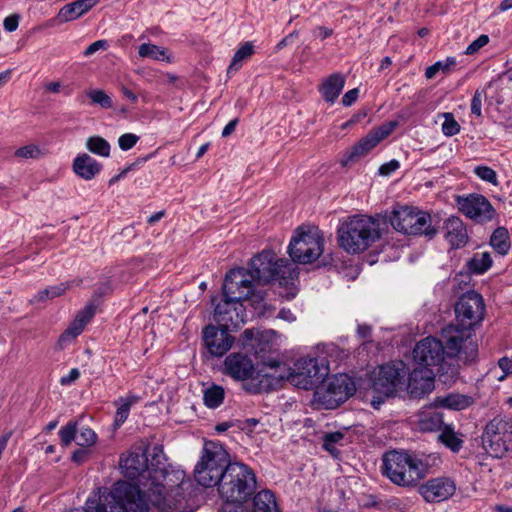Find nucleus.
Segmentation results:
<instances>
[{
    "instance_id": "obj_33",
    "label": "nucleus",
    "mask_w": 512,
    "mask_h": 512,
    "mask_svg": "<svg viewBox=\"0 0 512 512\" xmlns=\"http://www.w3.org/2000/svg\"><path fill=\"white\" fill-rule=\"evenodd\" d=\"M252 512H279L274 494L270 490H262L253 498Z\"/></svg>"
},
{
    "instance_id": "obj_2",
    "label": "nucleus",
    "mask_w": 512,
    "mask_h": 512,
    "mask_svg": "<svg viewBox=\"0 0 512 512\" xmlns=\"http://www.w3.org/2000/svg\"><path fill=\"white\" fill-rule=\"evenodd\" d=\"M223 295L224 299L214 309V319L226 330H237L245 323L243 300H263L262 295L251 294L250 280L241 269H232L226 274Z\"/></svg>"
},
{
    "instance_id": "obj_46",
    "label": "nucleus",
    "mask_w": 512,
    "mask_h": 512,
    "mask_svg": "<svg viewBox=\"0 0 512 512\" xmlns=\"http://www.w3.org/2000/svg\"><path fill=\"white\" fill-rule=\"evenodd\" d=\"M58 434L63 446H69L73 441L76 442L77 423L72 421L68 422L65 426L61 427Z\"/></svg>"
},
{
    "instance_id": "obj_41",
    "label": "nucleus",
    "mask_w": 512,
    "mask_h": 512,
    "mask_svg": "<svg viewBox=\"0 0 512 512\" xmlns=\"http://www.w3.org/2000/svg\"><path fill=\"white\" fill-rule=\"evenodd\" d=\"M456 63L457 62L455 57H447L445 60L437 61L433 65L426 68L425 77L427 79H432L440 71L448 74L456 66Z\"/></svg>"
},
{
    "instance_id": "obj_28",
    "label": "nucleus",
    "mask_w": 512,
    "mask_h": 512,
    "mask_svg": "<svg viewBox=\"0 0 512 512\" xmlns=\"http://www.w3.org/2000/svg\"><path fill=\"white\" fill-rule=\"evenodd\" d=\"M345 85V77L340 73H334L326 78L321 87L320 92L325 101L334 103L339 97Z\"/></svg>"
},
{
    "instance_id": "obj_34",
    "label": "nucleus",
    "mask_w": 512,
    "mask_h": 512,
    "mask_svg": "<svg viewBox=\"0 0 512 512\" xmlns=\"http://www.w3.org/2000/svg\"><path fill=\"white\" fill-rule=\"evenodd\" d=\"M493 260L489 252L475 253L466 263L469 273L481 275L492 266Z\"/></svg>"
},
{
    "instance_id": "obj_49",
    "label": "nucleus",
    "mask_w": 512,
    "mask_h": 512,
    "mask_svg": "<svg viewBox=\"0 0 512 512\" xmlns=\"http://www.w3.org/2000/svg\"><path fill=\"white\" fill-rule=\"evenodd\" d=\"M441 128L443 134L448 137L454 136L460 131V125L451 113L444 114V122Z\"/></svg>"
},
{
    "instance_id": "obj_60",
    "label": "nucleus",
    "mask_w": 512,
    "mask_h": 512,
    "mask_svg": "<svg viewBox=\"0 0 512 512\" xmlns=\"http://www.w3.org/2000/svg\"><path fill=\"white\" fill-rule=\"evenodd\" d=\"M259 424V420L256 418H248L241 422L240 428L247 433H252L255 430V427Z\"/></svg>"
},
{
    "instance_id": "obj_39",
    "label": "nucleus",
    "mask_w": 512,
    "mask_h": 512,
    "mask_svg": "<svg viewBox=\"0 0 512 512\" xmlns=\"http://www.w3.org/2000/svg\"><path fill=\"white\" fill-rule=\"evenodd\" d=\"M225 391L223 387L212 384L203 391V401L206 407L215 409L219 407L224 400Z\"/></svg>"
},
{
    "instance_id": "obj_31",
    "label": "nucleus",
    "mask_w": 512,
    "mask_h": 512,
    "mask_svg": "<svg viewBox=\"0 0 512 512\" xmlns=\"http://www.w3.org/2000/svg\"><path fill=\"white\" fill-rule=\"evenodd\" d=\"M254 53V45L252 42L247 41L240 45L235 51L231 62L227 68V76L231 77L237 73L243 65V62L248 60Z\"/></svg>"
},
{
    "instance_id": "obj_44",
    "label": "nucleus",
    "mask_w": 512,
    "mask_h": 512,
    "mask_svg": "<svg viewBox=\"0 0 512 512\" xmlns=\"http://www.w3.org/2000/svg\"><path fill=\"white\" fill-rule=\"evenodd\" d=\"M43 155L40 147L28 144L15 150L14 156L21 160L39 159Z\"/></svg>"
},
{
    "instance_id": "obj_43",
    "label": "nucleus",
    "mask_w": 512,
    "mask_h": 512,
    "mask_svg": "<svg viewBox=\"0 0 512 512\" xmlns=\"http://www.w3.org/2000/svg\"><path fill=\"white\" fill-rule=\"evenodd\" d=\"M242 338L244 346H250L255 350L256 353H258V347L254 344V341L259 343L266 341L268 339V332H259L254 331L253 329H246L242 334Z\"/></svg>"
},
{
    "instance_id": "obj_16",
    "label": "nucleus",
    "mask_w": 512,
    "mask_h": 512,
    "mask_svg": "<svg viewBox=\"0 0 512 512\" xmlns=\"http://www.w3.org/2000/svg\"><path fill=\"white\" fill-rule=\"evenodd\" d=\"M458 210L476 223H487L494 219L496 210L482 194L469 193L456 196Z\"/></svg>"
},
{
    "instance_id": "obj_51",
    "label": "nucleus",
    "mask_w": 512,
    "mask_h": 512,
    "mask_svg": "<svg viewBox=\"0 0 512 512\" xmlns=\"http://www.w3.org/2000/svg\"><path fill=\"white\" fill-rule=\"evenodd\" d=\"M139 137L133 133H125L118 138L119 148L123 151L132 149L138 142Z\"/></svg>"
},
{
    "instance_id": "obj_57",
    "label": "nucleus",
    "mask_w": 512,
    "mask_h": 512,
    "mask_svg": "<svg viewBox=\"0 0 512 512\" xmlns=\"http://www.w3.org/2000/svg\"><path fill=\"white\" fill-rule=\"evenodd\" d=\"M498 366L503 371L504 375L499 378L503 380L507 375L512 374V358L502 357L498 360Z\"/></svg>"
},
{
    "instance_id": "obj_45",
    "label": "nucleus",
    "mask_w": 512,
    "mask_h": 512,
    "mask_svg": "<svg viewBox=\"0 0 512 512\" xmlns=\"http://www.w3.org/2000/svg\"><path fill=\"white\" fill-rule=\"evenodd\" d=\"M473 172L482 181L492 184L493 186L499 185L497 173L491 167L478 165L474 167Z\"/></svg>"
},
{
    "instance_id": "obj_24",
    "label": "nucleus",
    "mask_w": 512,
    "mask_h": 512,
    "mask_svg": "<svg viewBox=\"0 0 512 512\" xmlns=\"http://www.w3.org/2000/svg\"><path fill=\"white\" fill-rule=\"evenodd\" d=\"M73 172L81 179L90 181L102 170V164L87 153L78 154L72 163Z\"/></svg>"
},
{
    "instance_id": "obj_17",
    "label": "nucleus",
    "mask_w": 512,
    "mask_h": 512,
    "mask_svg": "<svg viewBox=\"0 0 512 512\" xmlns=\"http://www.w3.org/2000/svg\"><path fill=\"white\" fill-rule=\"evenodd\" d=\"M404 377V364L400 362L398 366L395 364H385L379 366L374 372L372 387L375 391L386 396L392 395Z\"/></svg>"
},
{
    "instance_id": "obj_54",
    "label": "nucleus",
    "mask_w": 512,
    "mask_h": 512,
    "mask_svg": "<svg viewBox=\"0 0 512 512\" xmlns=\"http://www.w3.org/2000/svg\"><path fill=\"white\" fill-rule=\"evenodd\" d=\"M95 314V307L93 305H87L81 311L78 312L75 318L80 319L83 325H87Z\"/></svg>"
},
{
    "instance_id": "obj_30",
    "label": "nucleus",
    "mask_w": 512,
    "mask_h": 512,
    "mask_svg": "<svg viewBox=\"0 0 512 512\" xmlns=\"http://www.w3.org/2000/svg\"><path fill=\"white\" fill-rule=\"evenodd\" d=\"M470 404V397L451 393L446 396L436 397L432 403V406L443 407L451 410H463Z\"/></svg>"
},
{
    "instance_id": "obj_32",
    "label": "nucleus",
    "mask_w": 512,
    "mask_h": 512,
    "mask_svg": "<svg viewBox=\"0 0 512 512\" xmlns=\"http://www.w3.org/2000/svg\"><path fill=\"white\" fill-rule=\"evenodd\" d=\"M84 97L89 99V104L98 106L102 109H110L113 107V100L109 94H107L103 89L99 88H91L87 89L84 92V95L78 96L77 100L81 104H85Z\"/></svg>"
},
{
    "instance_id": "obj_26",
    "label": "nucleus",
    "mask_w": 512,
    "mask_h": 512,
    "mask_svg": "<svg viewBox=\"0 0 512 512\" xmlns=\"http://www.w3.org/2000/svg\"><path fill=\"white\" fill-rule=\"evenodd\" d=\"M100 0H76L64 5L58 12V18L61 22H69L78 19L90 9H92Z\"/></svg>"
},
{
    "instance_id": "obj_19",
    "label": "nucleus",
    "mask_w": 512,
    "mask_h": 512,
    "mask_svg": "<svg viewBox=\"0 0 512 512\" xmlns=\"http://www.w3.org/2000/svg\"><path fill=\"white\" fill-rule=\"evenodd\" d=\"M203 341L212 356L221 357L231 349L234 337L226 328L208 325L203 329Z\"/></svg>"
},
{
    "instance_id": "obj_55",
    "label": "nucleus",
    "mask_w": 512,
    "mask_h": 512,
    "mask_svg": "<svg viewBox=\"0 0 512 512\" xmlns=\"http://www.w3.org/2000/svg\"><path fill=\"white\" fill-rule=\"evenodd\" d=\"M108 47V42L106 40H97L90 44L83 52L85 57H89L93 55L95 52L99 50H106Z\"/></svg>"
},
{
    "instance_id": "obj_63",
    "label": "nucleus",
    "mask_w": 512,
    "mask_h": 512,
    "mask_svg": "<svg viewBox=\"0 0 512 512\" xmlns=\"http://www.w3.org/2000/svg\"><path fill=\"white\" fill-rule=\"evenodd\" d=\"M372 328L368 324H358L357 335L359 338L367 339L371 336Z\"/></svg>"
},
{
    "instance_id": "obj_47",
    "label": "nucleus",
    "mask_w": 512,
    "mask_h": 512,
    "mask_svg": "<svg viewBox=\"0 0 512 512\" xmlns=\"http://www.w3.org/2000/svg\"><path fill=\"white\" fill-rule=\"evenodd\" d=\"M97 441V434L89 427L77 430L76 443L81 447L92 446Z\"/></svg>"
},
{
    "instance_id": "obj_42",
    "label": "nucleus",
    "mask_w": 512,
    "mask_h": 512,
    "mask_svg": "<svg viewBox=\"0 0 512 512\" xmlns=\"http://www.w3.org/2000/svg\"><path fill=\"white\" fill-rule=\"evenodd\" d=\"M84 327L85 325L81 323V320L75 318L69 325V327L61 334L59 338V343L61 345H65L71 342L82 333Z\"/></svg>"
},
{
    "instance_id": "obj_22",
    "label": "nucleus",
    "mask_w": 512,
    "mask_h": 512,
    "mask_svg": "<svg viewBox=\"0 0 512 512\" xmlns=\"http://www.w3.org/2000/svg\"><path fill=\"white\" fill-rule=\"evenodd\" d=\"M223 370L226 375L240 381L252 379L256 372L253 361L240 353H232L227 356Z\"/></svg>"
},
{
    "instance_id": "obj_3",
    "label": "nucleus",
    "mask_w": 512,
    "mask_h": 512,
    "mask_svg": "<svg viewBox=\"0 0 512 512\" xmlns=\"http://www.w3.org/2000/svg\"><path fill=\"white\" fill-rule=\"evenodd\" d=\"M86 511L71 512H147V505L138 489L128 482H116L111 490L105 489L97 499H88Z\"/></svg>"
},
{
    "instance_id": "obj_59",
    "label": "nucleus",
    "mask_w": 512,
    "mask_h": 512,
    "mask_svg": "<svg viewBox=\"0 0 512 512\" xmlns=\"http://www.w3.org/2000/svg\"><path fill=\"white\" fill-rule=\"evenodd\" d=\"M359 90L357 88L347 91L342 97V103L344 106H351L358 98Z\"/></svg>"
},
{
    "instance_id": "obj_27",
    "label": "nucleus",
    "mask_w": 512,
    "mask_h": 512,
    "mask_svg": "<svg viewBox=\"0 0 512 512\" xmlns=\"http://www.w3.org/2000/svg\"><path fill=\"white\" fill-rule=\"evenodd\" d=\"M430 407L421 411L418 415L417 425L422 432H434L442 430L444 425L443 413Z\"/></svg>"
},
{
    "instance_id": "obj_52",
    "label": "nucleus",
    "mask_w": 512,
    "mask_h": 512,
    "mask_svg": "<svg viewBox=\"0 0 512 512\" xmlns=\"http://www.w3.org/2000/svg\"><path fill=\"white\" fill-rule=\"evenodd\" d=\"M489 42V37L485 34H482L480 35L477 39H475L473 42H471L466 50H465V54L466 55H473L475 53H477L482 47H484L485 45H487Z\"/></svg>"
},
{
    "instance_id": "obj_53",
    "label": "nucleus",
    "mask_w": 512,
    "mask_h": 512,
    "mask_svg": "<svg viewBox=\"0 0 512 512\" xmlns=\"http://www.w3.org/2000/svg\"><path fill=\"white\" fill-rule=\"evenodd\" d=\"M400 168V162L396 159H392L389 162L384 163L379 168V174L382 176H389Z\"/></svg>"
},
{
    "instance_id": "obj_4",
    "label": "nucleus",
    "mask_w": 512,
    "mask_h": 512,
    "mask_svg": "<svg viewBox=\"0 0 512 512\" xmlns=\"http://www.w3.org/2000/svg\"><path fill=\"white\" fill-rule=\"evenodd\" d=\"M245 276L250 280L251 294L261 295L260 292H254V282L269 283L278 281L280 285H288L297 277L295 264L287 259L275 257L270 250H264L253 257L249 264V269L240 268Z\"/></svg>"
},
{
    "instance_id": "obj_7",
    "label": "nucleus",
    "mask_w": 512,
    "mask_h": 512,
    "mask_svg": "<svg viewBox=\"0 0 512 512\" xmlns=\"http://www.w3.org/2000/svg\"><path fill=\"white\" fill-rule=\"evenodd\" d=\"M256 485L253 470L245 464L234 462L227 467L217 488L225 502L242 504L254 493Z\"/></svg>"
},
{
    "instance_id": "obj_21",
    "label": "nucleus",
    "mask_w": 512,
    "mask_h": 512,
    "mask_svg": "<svg viewBox=\"0 0 512 512\" xmlns=\"http://www.w3.org/2000/svg\"><path fill=\"white\" fill-rule=\"evenodd\" d=\"M435 372L433 369L415 368L408 377L407 392L410 397L421 399L434 389Z\"/></svg>"
},
{
    "instance_id": "obj_15",
    "label": "nucleus",
    "mask_w": 512,
    "mask_h": 512,
    "mask_svg": "<svg viewBox=\"0 0 512 512\" xmlns=\"http://www.w3.org/2000/svg\"><path fill=\"white\" fill-rule=\"evenodd\" d=\"M444 347L442 341L434 337H426L418 342L413 350L414 360L422 366L421 368L433 369L440 371L445 357H458L460 361H464L461 355H449L448 345L445 341Z\"/></svg>"
},
{
    "instance_id": "obj_37",
    "label": "nucleus",
    "mask_w": 512,
    "mask_h": 512,
    "mask_svg": "<svg viewBox=\"0 0 512 512\" xmlns=\"http://www.w3.org/2000/svg\"><path fill=\"white\" fill-rule=\"evenodd\" d=\"M438 439L454 453L459 452L463 447V439L454 431L451 425H445L442 428Z\"/></svg>"
},
{
    "instance_id": "obj_29",
    "label": "nucleus",
    "mask_w": 512,
    "mask_h": 512,
    "mask_svg": "<svg viewBox=\"0 0 512 512\" xmlns=\"http://www.w3.org/2000/svg\"><path fill=\"white\" fill-rule=\"evenodd\" d=\"M490 246L500 256H505L511 249L510 234L507 228L497 227L491 234Z\"/></svg>"
},
{
    "instance_id": "obj_5",
    "label": "nucleus",
    "mask_w": 512,
    "mask_h": 512,
    "mask_svg": "<svg viewBox=\"0 0 512 512\" xmlns=\"http://www.w3.org/2000/svg\"><path fill=\"white\" fill-rule=\"evenodd\" d=\"M380 238V223L367 215H355L337 230L339 246L349 254L366 251Z\"/></svg>"
},
{
    "instance_id": "obj_14",
    "label": "nucleus",
    "mask_w": 512,
    "mask_h": 512,
    "mask_svg": "<svg viewBox=\"0 0 512 512\" xmlns=\"http://www.w3.org/2000/svg\"><path fill=\"white\" fill-rule=\"evenodd\" d=\"M328 374L329 367L323 359L307 357L294 363L287 379L298 388L310 390L316 389Z\"/></svg>"
},
{
    "instance_id": "obj_36",
    "label": "nucleus",
    "mask_w": 512,
    "mask_h": 512,
    "mask_svg": "<svg viewBox=\"0 0 512 512\" xmlns=\"http://www.w3.org/2000/svg\"><path fill=\"white\" fill-rule=\"evenodd\" d=\"M139 401V397L131 395L128 397H121L116 401L117 411L114 417V426L120 427L128 418L131 406Z\"/></svg>"
},
{
    "instance_id": "obj_58",
    "label": "nucleus",
    "mask_w": 512,
    "mask_h": 512,
    "mask_svg": "<svg viewBox=\"0 0 512 512\" xmlns=\"http://www.w3.org/2000/svg\"><path fill=\"white\" fill-rule=\"evenodd\" d=\"M19 16L16 14L6 17L3 21L4 29L8 32H13L18 28Z\"/></svg>"
},
{
    "instance_id": "obj_56",
    "label": "nucleus",
    "mask_w": 512,
    "mask_h": 512,
    "mask_svg": "<svg viewBox=\"0 0 512 512\" xmlns=\"http://www.w3.org/2000/svg\"><path fill=\"white\" fill-rule=\"evenodd\" d=\"M81 373L78 368H72L67 375H64L60 378L59 383L62 386H70L76 380L79 379Z\"/></svg>"
},
{
    "instance_id": "obj_40",
    "label": "nucleus",
    "mask_w": 512,
    "mask_h": 512,
    "mask_svg": "<svg viewBox=\"0 0 512 512\" xmlns=\"http://www.w3.org/2000/svg\"><path fill=\"white\" fill-rule=\"evenodd\" d=\"M85 146L89 152L100 157L110 156L111 145L101 136H90L87 138Z\"/></svg>"
},
{
    "instance_id": "obj_50",
    "label": "nucleus",
    "mask_w": 512,
    "mask_h": 512,
    "mask_svg": "<svg viewBox=\"0 0 512 512\" xmlns=\"http://www.w3.org/2000/svg\"><path fill=\"white\" fill-rule=\"evenodd\" d=\"M486 98L484 90L477 89L471 99V113L477 117L482 116V102Z\"/></svg>"
},
{
    "instance_id": "obj_20",
    "label": "nucleus",
    "mask_w": 512,
    "mask_h": 512,
    "mask_svg": "<svg viewBox=\"0 0 512 512\" xmlns=\"http://www.w3.org/2000/svg\"><path fill=\"white\" fill-rule=\"evenodd\" d=\"M456 491L455 482L449 477H437L421 485L419 492L426 502L436 503L451 498Z\"/></svg>"
},
{
    "instance_id": "obj_35",
    "label": "nucleus",
    "mask_w": 512,
    "mask_h": 512,
    "mask_svg": "<svg viewBox=\"0 0 512 512\" xmlns=\"http://www.w3.org/2000/svg\"><path fill=\"white\" fill-rule=\"evenodd\" d=\"M81 280H73L67 281L64 283H60L54 286H50L44 290L39 291L35 296L33 301H44L46 299H53L55 297L61 296L68 289L72 288L75 285H79Z\"/></svg>"
},
{
    "instance_id": "obj_48",
    "label": "nucleus",
    "mask_w": 512,
    "mask_h": 512,
    "mask_svg": "<svg viewBox=\"0 0 512 512\" xmlns=\"http://www.w3.org/2000/svg\"><path fill=\"white\" fill-rule=\"evenodd\" d=\"M344 435L341 432L327 433L323 437V448L332 455H336L338 450L336 444L343 440Z\"/></svg>"
},
{
    "instance_id": "obj_12",
    "label": "nucleus",
    "mask_w": 512,
    "mask_h": 512,
    "mask_svg": "<svg viewBox=\"0 0 512 512\" xmlns=\"http://www.w3.org/2000/svg\"><path fill=\"white\" fill-rule=\"evenodd\" d=\"M353 379L344 373L326 376L314 390V402L335 409L355 393Z\"/></svg>"
},
{
    "instance_id": "obj_25",
    "label": "nucleus",
    "mask_w": 512,
    "mask_h": 512,
    "mask_svg": "<svg viewBox=\"0 0 512 512\" xmlns=\"http://www.w3.org/2000/svg\"><path fill=\"white\" fill-rule=\"evenodd\" d=\"M379 143V138H377L370 132L365 137L360 139L349 151H347L344 154L341 160V164L343 166L349 165L350 163L356 161L357 159L365 156Z\"/></svg>"
},
{
    "instance_id": "obj_6",
    "label": "nucleus",
    "mask_w": 512,
    "mask_h": 512,
    "mask_svg": "<svg viewBox=\"0 0 512 512\" xmlns=\"http://www.w3.org/2000/svg\"><path fill=\"white\" fill-rule=\"evenodd\" d=\"M148 468H147V481H141L142 488L132 484L138 489L141 497L146 502L147 510L149 509L148 503L158 507L161 510L166 509V483L170 475L169 466L166 463V457L163 452L162 446L155 445L152 447L151 452H147ZM131 485V483H129Z\"/></svg>"
},
{
    "instance_id": "obj_23",
    "label": "nucleus",
    "mask_w": 512,
    "mask_h": 512,
    "mask_svg": "<svg viewBox=\"0 0 512 512\" xmlns=\"http://www.w3.org/2000/svg\"><path fill=\"white\" fill-rule=\"evenodd\" d=\"M444 238L452 248L464 247L468 242L467 228L463 221L456 216H452L444 221Z\"/></svg>"
},
{
    "instance_id": "obj_1",
    "label": "nucleus",
    "mask_w": 512,
    "mask_h": 512,
    "mask_svg": "<svg viewBox=\"0 0 512 512\" xmlns=\"http://www.w3.org/2000/svg\"><path fill=\"white\" fill-rule=\"evenodd\" d=\"M486 305L481 294L472 290L464 293L455 304L456 325L442 330L447 342L449 355H461L465 363L474 362L478 355V345L474 335L485 316Z\"/></svg>"
},
{
    "instance_id": "obj_8",
    "label": "nucleus",
    "mask_w": 512,
    "mask_h": 512,
    "mask_svg": "<svg viewBox=\"0 0 512 512\" xmlns=\"http://www.w3.org/2000/svg\"><path fill=\"white\" fill-rule=\"evenodd\" d=\"M230 464L229 454L220 443L206 441L200 459L194 467V478L203 487L218 486Z\"/></svg>"
},
{
    "instance_id": "obj_11",
    "label": "nucleus",
    "mask_w": 512,
    "mask_h": 512,
    "mask_svg": "<svg viewBox=\"0 0 512 512\" xmlns=\"http://www.w3.org/2000/svg\"><path fill=\"white\" fill-rule=\"evenodd\" d=\"M389 221L395 230L407 235H424L432 239L437 234L430 214L417 207L399 206L393 209Z\"/></svg>"
},
{
    "instance_id": "obj_38",
    "label": "nucleus",
    "mask_w": 512,
    "mask_h": 512,
    "mask_svg": "<svg viewBox=\"0 0 512 512\" xmlns=\"http://www.w3.org/2000/svg\"><path fill=\"white\" fill-rule=\"evenodd\" d=\"M138 54L141 58L166 61L168 63L171 62V57L167 54V50L155 44L144 43L140 45L138 48Z\"/></svg>"
},
{
    "instance_id": "obj_62",
    "label": "nucleus",
    "mask_w": 512,
    "mask_h": 512,
    "mask_svg": "<svg viewBox=\"0 0 512 512\" xmlns=\"http://www.w3.org/2000/svg\"><path fill=\"white\" fill-rule=\"evenodd\" d=\"M88 455H89V452L88 450L82 448V449H78L76 450L73 454H72V460L78 464L80 463H83L84 461L87 460L88 458Z\"/></svg>"
},
{
    "instance_id": "obj_13",
    "label": "nucleus",
    "mask_w": 512,
    "mask_h": 512,
    "mask_svg": "<svg viewBox=\"0 0 512 512\" xmlns=\"http://www.w3.org/2000/svg\"><path fill=\"white\" fill-rule=\"evenodd\" d=\"M482 445L494 458H502L512 450V419L493 418L484 429Z\"/></svg>"
},
{
    "instance_id": "obj_9",
    "label": "nucleus",
    "mask_w": 512,
    "mask_h": 512,
    "mask_svg": "<svg viewBox=\"0 0 512 512\" xmlns=\"http://www.w3.org/2000/svg\"><path fill=\"white\" fill-rule=\"evenodd\" d=\"M422 463L406 452L388 451L383 455L382 472L395 485L415 486L422 478Z\"/></svg>"
},
{
    "instance_id": "obj_64",
    "label": "nucleus",
    "mask_w": 512,
    "mask_h": 512,
    "mask_svg": "<svg viewBox=\"0 0 512 512\" xmlns=\"http://www.w3.org/2000/svg\"><path fill=\"white\" fill-rule=\"evenodd\" d=\"M221 512H244L241 504L238 503H227L221 509Z\"/></svg>"
},
{
    "instance_id": "obj_10",
    "label": "nucleus",
    "mask_w": 512,
    "mask_h": 512,
    "mask_svg": "<svg viewBox=\"0 0 512 512\" xmlns=\"http://www.w3.org/2000/svg\"><path fill=\"white\" fill-rule=\"evenodd\" d=\"M324 236L316 226H299L290 239L288 254L293 264H310L315 262L324 251Z\"/></svg>"
},
{
    "instance_id": "obj_61",
    "label": "nucleus",
    "mask_w": 512,
    "mask_h": 512,
    "mask_svg": "<svg viewBox=\"0 0 512 512\" xmlns=\"http://www.w3.org/2000/svg\"><path fill=\"white\" fill-rule=\"evenodd\" d=\"M393 127L394 125H392L391 127L382 126L376 130L371 131V133L377 138H379V141L381 142L382 140L389 136V134L393 130Z\"/></svg>"
},
{
    "instance_id": "obj_18",
    "label": "nucleus",
    "mask_w": 512,
    "mask_h": 512,
    "mask_svg": "<svg viewBox=\"0 0 512 512\" xmlns=\"http://www.w3.org/2000/svg\"><path fill=\"white\" fill-rule=\"evenodd\" d=\"M120 467L125 477L138 480L137 487L142 488L141 481H147L148 456L147 451L137 448L121 458Z\"/></svg>"
}]
</instances>
